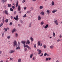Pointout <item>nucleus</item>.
Returning <instances> with one entry per match:
<instances>
[{
  "label": "nucleus",
  "instance_id": "nucleus-21",
  "mask_svg": "<svg viewBox=\"0 0 62 62\" xmlns=\"http://www.w3.org/2000/svg\"><path fill=\"white\" fill-rule=\"evenodd\" d=\"M16 50H18V49H20V47L18 46L16 48Z\"/></svg>",
  "mask_w": 62,
  "mask_h": 62
},
{
  "label": "nucleus",
  "instance_id": "nucleus-3",
  "mask_svg": "<svg viewBox=\"0 0 62 62\" xmlns=\"http://www.w3.org/2000/svg\"><path fill=\"white\" fill-rule=\"evenodd\" d=\"M54 23L55 24H56V25H58V21L57 20L55 21H54Z\"/></svg>",
  "mask_w": 62,
  "mask_h": 62
},
{
  "label": "nucleus",
  "instance_id": "nucleus-16",
  "mask_svg": "<svg viewBox=\"0 0 62 62\" xmlns=\"http://www.w3.org/2000/svg\"><path fill=\"white\" fill-rule=\"evenodd\" d=\"M27 44H30V41H29V39H27Z\"/></svg>",
  "mask_w": 62,
  "mask_h": 62
},
{
  "label": "nucleus",
  "instance_id": "nucleus-11",
  "mask_svg": "<svg viewBox=\"0 0 62 62\" xmlns=\"http://www.w3.org/2000/svg\"><path fill=\"white\" fill-rule=\"evenodd\" d=\"M56 11H57V10L54 9L53 10L52 12V13H55V12H56Z\"/></svg>",
  "mask_w": 62,
  "mask_h": 62
},
{
  "label": "nucleus",
  "instance_id": "nucleus-15",
  "mask_svg": "<svg viewBox=\"0 0 62 62\" xmlns=\"http://www.w3.org/2000/svg\"><path fill=\"white\" fill-rule=\"evenodd\" d=\"M5 13L6 14H7V15H8V11H7L6 10H5Z\"/></svg>",
  "mask_w": 62,
  "mask_h": 62
},
{
  "label": "nucleus",
  "instance_id": "nucleus-44",
  "mask_svg": "<svg viewBox=\"0 0 62 62\" xmlns=\"http://www.w3.org/2000/svg\"><path fill=\"white\" fill-rule=\"evenodd\" d=\"M24 48H25V47H26V46L25 45V44H24Z\"/></svg>",
  "mask_w": 62,
  "mask_h": 62
},
{
  "label": "nucleus",
  "instance_id": "nucleus-61",
  "mask_svg": "<svg viewBox=\"0 0 62 62\" xmlns=\"http://www.w3.org/2000/svg\"><path fill=\"white\" fill-rule=\"evenodd\" d=\"M18 45H19V44H20V42H18Z\"/></svg>",
  "mask_w": 62,
  "mask_h": 62
},
{
  "label": "nucleus",
  "instance_id": "nucleus-18",
  "mask_svg": "<svg viewBox=\"0 0 62 62\" xmlns=\"http://www.w3.org/2000/svg\"><path fill=\"white\" fill-rule=\"evenodd\" d=\"M33 54L32 53L30 55V58H32L33 57Z\"/></svg>",
  "mask_w": 62,
  "mask_h": 62
},
{
  "label": "nucleus",
  "instance_id": "nucleus-54",
  "mask_svg": "<svg viewBox=\"0 0 62 62\" xmlns=\"http://www.w3.org/2000/svg\"><path fill=\"white\" fill-rule=\"evenodd\" d=\"M10 60H13V58H10Z\"/></svg>",
  "mask_w": 62,
  "mask_h": 62
},
{
  "label": "nucleus",
  "instance_id": "nucleus-7",
  "mask_svg": "<svg viewBox=\"0 0 62 62\" xmlns=\"http://www.w3.org/2000/svg\"><path fill=\"white\" fill-rule=\"evenodd\" d=\"M14 53V51L11 50L10 51L9 53L10 54H12V53Z\"/></svg>",
  "mask_w": 62,
  "mask_h": 62
},
{
  "label": "nucleus",
  "instance_id": "nucleus-36",
  "mask_svg": "<svg viewBox=\"0 0 62 62\" xmlns=\"http://www.w3.org/2000/svg\"><path fill=\"white\" fill-rule=\"evenodd\" d=\"M10 38V37L9 36H8L7 37V38L8 39H9Z\"/></svg>",
  "mask_w": 62,
  "mask_h": 62
},
{
  "label": "nucleus",
  "instance_id": "nucleus-49",
  "mask_svg": "<svg viewBox=\"0 0 62 62\" xmlns=\"http://www.w3.org/2000/svg\"><path fill=\"white\" fill-rule=\"evenodd\" d=\"M24 50L25 51H26L27 50V49L26 48H25L24 49Z\"/></svg>",
  "mask_w": 62,
  "mask_h": 62
},
{
  "label": "nucleus",
  "instance_id": "nucleus-48",
  "mask_svg": "<svg viewBox=\"0 0 62 62\" xmlns=\"http://www.w3.org/2000/svg\"><path fill=\"white\" fill-rule=\"evenodd\" d=\"M15 35L16 37H17V36H18V34H17V33H16Z\"/></svg>",
  "mask_w": 62,
  "mask_h": 62
},
{
  "label": "nucleus",
  "instance_id": "nucleus-50",
  "mask_svg": "<svg viewBox=\"0 0 62 62\" xmlns=\"http://www.w3.org/2000/svg\"><path fill=\"white\" fill-rule=\"evenodd\" d=\"M30 11H28L27 12V13H30Z\"/></svg>",
  "mask_w": 62,
  "mask_h": 62
},
{
  "label": "nucleus",
  "instance_id": "nucleus-62",
  "mask_svg": "<svg viewBox=\"0 0 62 62\" xmlns=\"http://www.w3.org/2000/svg\"><path fill=\"white\" fill-rule=\"evenodd\" d=\"M48 59H49V60H51V58H48Z\"/></svg>",
  "mask_w": 62,
  "mask_h": 62
},
{
  "label": "nucleus",
  "instance_id": "nucleus-12",
  "mask_svg": "<svg viewBox=\"0 0 62 62\" xmlns=\"http://www.w3.org/2000/svg\"><path fill=\"white\" fill-rule=\"evenodd\" d=\"M46 13L48 15L50 14V10H47L46 11Z\"/></svg>",
  "mask_w": 62,
  "mask_h": 62
},
{
  "label": "nucleus",
  "instance_id": "nucleus-52",
  "mask_svg": "<svg viewBox=\"0 0 62 62\" xmlns=\"http://www.w3.org/2000/svg\"><path fill=\"white\" fill-rule=\"evenodd\" d=\"M4 7L5 8H6V5H4Z\"/></svg>",
  "mask_w": 62,
  "mask_h": 62
},
{
  "label": "nucleus",
  "instance_id": "nucleus-9",
  "mask_svg": "<svg viewBox=\"0 0 62 62\" xmlns=\"http://www.w3.org/2000/svg\"><path fill=\"white\" fill-rule=\"evenodd\" d=\"M40 14L43 15V16H44V12L43 11H42L40 13Z\"/></svg>",
  "mask_w": 62,
  "mask_h": 62
},
{
  "label": "nucleus",
  "instance_id": "nucleus-8",
  "mask_svg": "<svg viewBox=\"0 0 62 62\" xmlns=\"http://www.w3.org/2000/svg\"><path fill=\"white\" fill-rule=\"evenodd\" d=\"M15 31H16V29L15 28L13 29L12 31V33H13Z\"/></svg>",
  "mask_w": 62,
  "mask_h": 62
},
{
  "label": "nucleus",
  "instance_id": "nucleus-26",
  "mask_svg": "<svg viewBox=\"0 0 62 62\" xmlns=\"http://www.w3.org/2000/svg\"><path fill=\"white\" fill-rule=\"evenodd\" d=\"M41 25H43L44 24V22L43 21H42L41 23Z\"/></svg>",
  "mask_w": 62,
  "mask_h": 62
},
{
  "label": "nucleus",
  "instance_id": "nucleus-20",
  "mask_svg": "<svg viewBox=\"0 0 62 62\" xmlns=\"http://www.w3.org/2000/svg\"><path fill=\"white\" fill-rule=\"evenodd\" d=\"M39 8L41 9H42L43 8V6H40L39 7Z\"/></svg>",
  "mask_w": 62,
  "mask_h": 62
},
{
  "label": "nucleus",
  "instance_id": "nucleus-59",
  "mask_svg": "<svg viewBox=\"0 0 62 62\" xmlns=\"http://www.w3.org/2000/svg\"><path fill=\"white\" fill-rule=\"evenodd\" d=\"M11 18L12 19L13 18V17H12V16H11Z\"/></svg>",
  "mask_w": 62,
  "mask_h": 62
},
{
  "label": "nucleus",
  "instance_id": "nucleus-53",
  "mask_svg": "<svg viewBox=\"0 0 62 62\" xmlns=\"http://www.w3.org/2000/svg\"><path fill=\"white\" fill-rule=\"evenodd\" d=\"M26 8V7H25L24 8V10H25Z\"/></svg>",
  "mask_w": 62,
  "mask_h": 62
},
{
  "label": "nucleus",
  "instance_id": "nucleus-13",
  "mask_svg": "<svg viewBox=\"0 0 62 62\" xmlns=\"http://www.w3.org/2000/svg\"><path fill=\"white\" fill-rule=\"evenodd\" d=\"M50 47L51 49H53L54 48V46H51Z\"/></svg>",
  "mask_w": 62,
  "mask_h": 62
},
{
  "label": "nucleus",
  "instance_id": "nucleus-32",
  "mask_svg": "<svg viewBox=\"0 0 62 62\" xmlns=\"http://www.w3.org/2000/svg\"><path fill=\"white\" fill-rule=\"evenodd\" d=\"M53 36L54 37L55 36V33H54V32H53Z\"/></svg>",
  "mask_w": 62,
  "mask_h": 62
},
{
  "label": "nucleus",
  "instance_id": "nucleus-25",
  "mask_svg": "<svg viewBox=\"0 0 62 62\" xmlns=\"http://www.w3.org/2000/svg\"><path fill=\"white\" fill-rule=\"evenodd\" d=\"M51 4H52V6H54V1H52V2Z\"/></svg>",
  "mask_w": 62,
  "mask_h": 62
},
{
  "label": "nucleus",
  "instance_id": "nucleus-64",
  "mask_svg": "<svg viewBox=\"0 0 62 62\" xmlns=\"http://www.w3.org/2000/svg\"><path fill=\"white\" fill-rule=\"evenodd\" d=\"M56 62H59V61L57 60Z\"/></svg>",
  "mask_w": 62,
  "mask_h": 62
},
{
  "label": "nucleus",
  "instance_id": "nucleus-30",
  "mask_svg": "<svg viewBox=\"0 0 62 62\" xmlns=\"http://www.w3.org/2000/svg\"><path fill=\"white\" fill-rule=\"evenodd\" d=\"M23 18H25V17H26V15L25 14L23 16Z\"/></svg>",
  "mask_w": 62,
  "mask_h": 62
},
{
  "label": "nucleus",
  "instance_id": "nucleus-42",
  "mask_svg": "<svg viewBox=\"0 0 62 62\" xmlns=\"http://www.w3.org/2000/svg\"><path fill=\"white\" fill-rule=\"evenodd\" d=\"M46 61H48L49 60V59H48V58H47L46 59Z\"/></svg>",
  "mask_w": 62,
  "mask_h": 62
},
{
  "label": "nucleus",
  "instance_id": "nucleus-29",
  "mask_svg": "<svg viewBox=\"0 0 62 62\" xmlns=\"http://www.w3.org/2000/svg\"><path fill=\"white\" fill-rule=\"evenodd\" d=\"M2 1H3V3H5V2H6V0H2Z\"/></svg>",
  "mask_w": 62,
  "mask_h": 62
},
{
  "label": "nucleus",
  "instance_id": "nucleus-17",
  "mask_svg": "<svg viewBox=\"0 0 62 62\" xmlns=\"http://www.w3.org/2000/svg\"><path fill=\"white\" fill-rule=\"evenodd\" d=\"M25 42H26V41H22L21 42L23 44H25Z\"/></svg>",
  "mask_w": 62,
  "mask_h": 62
},
{
  "label": "nucleus",
  "instance_id": "nucleus-45",
  "mask_svg": "<svg viewBox=\"0 0 62 62\" xmlns=\"http://www.w3.org/2000/svg\"><path fill=\"white\" fill-rule=\"evenodd\" d=\"M25 2V0H23L22 1L23 3H24Z\"/></svg>",
  "mask_w": 62,
  "mask_h": 62
},
{
  "label": "nucleus",
  "instance_id": "nucleus-37",
  "mask_svg": "<svg viewBox=\"0 0 62 62\" xmlns=\"http://www.w3.org/2000/svg\"><path fill=\"white\" fill-rule=\"evenodd\" d=\"M43 46L44 48L45 49L46 48V46L45 45H44Z\"/></svg>",
  "mask_w": 62,
  "mask_h": 62
},
{
  "label": "nucleus",
  "instance_id": "nucleus-2",
  "mask_svg": "<svg viewBox=\"0 0 62 62\" xmlns=\"http://www.w3.org/2000/svg\"><path fill=\"white\" fill-rule=\"evenodd\" d=\"M37 51L39 52L38 53L39 54H41V50H39V49H38Z\"/></svg>",
  "mask_w": 62,
  "mask_h": 62
},
{
  "label": "nucleus",
  "instance_id": "nucleus-34",
  "mask_svg": "<svg viewBox=\"0 0 62 62\" xmlns=\"http://www.w3.org/2000/svg\"><path fill=\"white\" fill-rule=\"evenodd\" d=\"M47 53H45L44 54V56H46V55H47Z\"/></svg>",
  "mask_w": 62,
  "mask_h": 62
},
{
  "label": "nucleus",
  "instance_id": "nucleus-58",
  "mask_svg": "<svg viewBox=\"0 0 62 62\" xmlns=\"http://www.w3.org/2000/svg\"><path fill=\"white\" fill-rule=\"evenodd\" d=\"M7 29H6L5 30V31L6 32H7Z\"/></svg>",
  "mask_w": 62,
  "mask_h": 62
},
{
  "label": "nucleus",
  "instance_id": "nucleus-1",
  "mask_svg": "<svg viewBox=\"0 0 62 62\" xmlns=\"http://www.w3.org/2000/svg\"><path fill=\"white\" fill-rule=\"evenodd\" d=\"M17 42H16V41H14V47H15V46H16L17 47Z\"/></svg>",
  "mask_w": 62,
  "mask_h": 62
},
{
  "label": "nucleus",
  "instance_id": "nucleus-39",
  "mask_svg": "<svg viewBox=\"0 0 62 62\" xmlns=\"http://www.w3.org/2000/svg\"><path fill=\"white\" fill-rule=\"evenodd\" d=\"M34 46V47L35 48H36V44H35Z\"/></svg>",
  "mask_w": 62,
  "mask_h": 62
},
{
  "label": "nucleus",
  "instance_id": "nucleus-23",
  "mask_svg": "<svg viewBox=\"0 0 62 62\" xmlns=\"http://www.w3.org/2000/svg\"><path fill=\"white\" fill-rule=\"evenodd\" d=\"M21 62V59L20 58H19L18 59V62Z\"/></svg>",
  "mask_w": 62,
  "mask_h": 62
},
{
  "label": "nucleus",
  "instance_id": "nucleus-35",
  "mask_svg": "<svg viewBox=\"0 0 62 62\" xmlns=\"http://www.w3.org/2000/svg\"><path fill=\"white\" fill-rule=\"evenodd\" d=\"M35 56H34L32 58V60H35Z\"/></svg>",
  "mask_w": 62,
  "mask_h": 62
},
{
  "label": "nucleus",
  "instance_id": "nucleus-40",
  "mask_svg": "<svg viewBox=\"0 0 62 62\" xmlns=\"http://www.w3.org/2000/svg\"><path fill=\"white\" fill-rule=\"evenodd\" d=\"M57 42H59V41H60V39H58L57 40Z\"/></svg>",
  "mask_w": 62,
  "mask_h": 62
},
{
  "label": "nucleus",
  "instance_id": "nucleus-4",
  "mask_svg": "<svg viewBox=\"0 0 62 62\" xmlns=\"http://www.w3.org/2000/svg\"><path fill=\"white\" fill-rule=\"evenodd\" d=\"M38 20H40L41 19V17H40V16L39 15L38 16Z\"/></svg>",
  "mask_w": 62,
  "mask_h": 62
},
{
  "label": "nucleus",
  "instance_id": "nucleus-24",
  "mask_svg": "<svg viewBox=\"0 0 62 62\" xmlns=\"http://www.w3.org/2000/svg\"><path fill=\"white\" fill-rule=\"evenodd\" d=\"M48 27V25L47 24L46 25V26L45 27V28L46 29L47 28V27Z\"/></svg>",
  "mask_w": 62,
  "mask_h": 62
},
{
  "label": "nucleus",
  "instance_id": "nucleus-10",
  "mask_svg": "<svg viewBox=\"0 0 62 62\" xmlns=\"http://www.w3.org/2000/svg\"><path fill=\"white\" fill-rule=\"evenodd\" d=\"M26 47L27 48H28V49H29V50H31V47H30L29 46H28V45H26Z\"/></svg>",
  "mask_w": 62,
  "mask_h": 62
},
{
  "label": "nucleus",
  "instance_id": "nucleus-60",
  "mask_svg": "<svg viewBox=\"0 0 62 62\" xmlns=\"http://www.w3.org/2000/svg\"><path fill=\"white\" fill-rule=\"evenodd\" d=\"M42 44L41 43V44H40V46H42Z\"/></svg>",
  "mask_w": 62,
  "mask_h": 62
},
{
  "label": "nucleus",
  "instance_id": "nucleus-22",
  "mask_svg": "<svg viewBox=\"0 0 62 62\" xmlns=\"http://www.w3.org/2000/svg\"><path fill=\"white\" fill-rule=\"evenodd\" d=\"M19 3L18 2V1H17L16 2V7H17L18 6V4Z\"/></svg>",
  "mask_w": 62,
  "mask_h": 62
},
{
  "label": "nucleus",
  "instance_id": "nucleus-27",
  "mask_svg": "<svg viewBox=\"0 0 62 62\" xmlns=\"http://www.w3.org/2000/svg\"><path fill=\"white\" fill-rule=\"evenodd\" d=\"M8 7H10L11 6V4H9L8 5Z\"/></svg>",
  "mask_w": 62,
  "mask_h": 62
},
{
  "label": "nucleus",
  "instance_id": "nucleus-57",
  "mask_svg": "<svg viewBox=\"0 0 62 62\" xmlns=\"http://www.w3.org/2000/svg\"><path fill=\"white\" fill-rule=\"evenodd\" d=\"M2 51H0V54H1V53H2Z\"/></svg>",
  "mask_w": 62,
  "mask_h": 62
},
{
  "label": "nucleus",
  "instance_id": "nucleus-6",
  "mask_svg": "<svg viewBox=\"0 0 62 62\" xmlns=\"http://www.w3.org/2000/svg\"><path fill=\"white\" fill-rule=\"evenodd\" d=\"M18 11H20V10H21V7L20 5H19L18 6Z\"/></svg>",
  "mask_w": 62,
  "mask_h": 62
},
{
  "label": "nucleus",
  "instance_id": "nucleus-56",
  "mask_svg": "<svg viewBox=\"0 0 62 62\" xmlns=\"http://www.w3.org/2000/svg\"><path fill=\"white\" fill-rule=\"evenodd\" d=\"M60 38H62V36H61V35H60Z\"/></svg>",
  "mask_w": 62,
  "mask_h": 62
},
{
  "label": "nucleus",
  "instance_id": "nucleus-5",
  "mask_svg": "<svg viewBox=\"0 0 62 62\" xmlns=\"http://www.w3.org/2000/svg\"><path fill=\"white\" fill-rule=\"evenodd\" d=\"M14 20H17V19H18V15H17L16 16V17H14Z\"/></svg>",
  "mask_w": 62,
  "mask_h": 62
},
{
  "label": "nucleus",
  "instance_id": "nucleus-55",
  "mask_svg": "<svg viewBox=\"0 0 62 62\" xmlns=\"http://www.w3.org/2000/svg\"><path fill=\"white\" fill-rule=\"evenodd\" d=\"M4 33H2V37H3V36H4Z\"/></svg>",
  "mask_w": 62,
  "mask_h": 62
},
{
  "label": "nucleus",
  "instance_id": "nucleus-31",
  "mask_svg": "<svg viewBox=\"0 0 62 62\" xmlns=\"http://www.w3.org/2000/svg\"><path fill=\"white\" fill-rule=\"evenodd\" d=\"M10 10L11 11H13V9L12 8H11L10 9Z\"/></svg>",
  "mask_w": 62,
  "mask_h": 62
},
{
  "label": "nucleus",
  "instance_id": "nucleus-19",
  "mask_svg": "<svg viewBox=\"0 0 62 62\" xmlns=\"http://www.w3.org/2000/svg\"><path fill=\"white\" fill-rule=\"evenodd\" d=\"M30 39L31 40V42H33V38H32V37H31Z\"/></svg>",
  "mask_w": 62,
  "mask_h": 62
},
{
  "label": "nucleus",
  "instance_id": "nucleus-51",
  "mask_svg": "<svg viewBox=\"0 0 62 62\" xmlns=\"http://www.w3.org/2000/svg\"><path fill=\"white\" fill-rule=\"evenodd\" d=\"M31 23H30V25L29 26V27H31Z\"/></svg>",
  "mask_w": 62,
  "mask_h": 62
},
{
  "label": "nucleus",
  "instance_id": "nucleus-46",
  "mask_svg": "<svg viewBox=\"0 0 62 62\" xmlns=\"http://www.w3.org/2000/svg\"><path fill=\"white\" fill-rule=\"evenodd\" d=\"M43 55V54L42 53H41V54L40 55V56H41Z\"/></svg>",
  "mask_w": 62,
  "mask_h": 62
},
{
  "label": "nucleus",
  "instance_id": "nucleus-14",
  "mask_svg": "<svg viewBox=\"0 0 62 62\" xmlns=\"http://www.w3.org/2000/svg\"><path fill=\"white\" fill-rule=\"evenodd\" d=\"M40 44V41H39L38 42V45L39 46Z\"/></svg>",
  "mask_w": 62,
  "mask_h": 62
},
{
  "label": "nucleus",
  "instance_id": "nucleus-63",
  "mask_svg": "<svg viewBox=\"0 0 62 62\" xmlns=\"http://www.w3.org/2000/svg\"><path fill=\"white\" fill-rule=\"evenodd\" d=\"M13 5L14 6H15V3H13Z\"/></svg>",
  "mask_w": 62,
  "mask_h": 62
},
{
  "label": "nucleus",
  "instance_id": "nucleus-38",
  "mask_svg": "<svg viewBox=\"0 0 62 62\" xmlns=\"http://www.w3.org/2000/svg\"><path fill=\"white\" fill-rule=\"evenodd\" d=\"M3 23H1L0 24V27H1V26H2L3 25Z\"/></svg>",
  "mask_w": 62,
  "mask_h": 62
},
{
  "label": "nucleus",
  "instance_id": "nucleus-43",
  "mask_svg": "<svg viewBox=\"0 0 62 62\" xmlns=\"http://www.w3.org/2000/svg\"><path fill=\"white\" fill-rule=\"evenodd\" d=\"M2 20H3L2 21H3V23H4V22H5V21L4 20V18H3Z\"/></svg>",
  "mask_w": 62,
  "mask_h": 62
},
{
  "label": "nucleus",
  "instance_id": "nucleus-28",
  "mask_svg": "<svg viewBox=\"0 0 62 62\" xmlns=\"http://www.w3.org/2000/svg\"><path fill=\"white\" fill-rule=\"evenodd\" d=\"M8 19H7L5 20V22L6 23H8Z\"/></svg>",
  "mask_w": 62,
  "mask_h": 62
},
{
  "label": "nucleus",
  "instance_id": "nucleus-41",
  "mask_svg": "<svg viewBox=\"0 0 62 62\" xmlns=\"http://www.w3.org/2000/svg\"><path fill=\"white\" fill-rule=\"evenodd\" d=\"M12 8H13V9H14V8H15V7L13 6H12Z\"/></svg>",
  "mask_w": 62,
  "mask_h": 62
},
{
  "label": "nucleus",
  "instance_id": "nucleus-33",
  "mask_svg": "<svg viewBox=\"0 0 62 62\" xmlns=\"http://www.w3.org/2000/svg\"><path fill=\"white\" fill-rule=\"evenodd\" d=\"M30 8L31 10H33V9H34V8L32 7H31Z\"/></svg>",
  "mask_w": 62,
  "mask_h": 62
},
{
  "label": "nucleus",
  "instance_id": "nucleus-47",
  "mask_svg": "<svg viewBox=\"0 0 62 62\" xmlns=\"http://www.w3.org/2000/svg\"><path fill=\"white\" fill-rule=\"evenodd\" d=\"M10 25H12V22H10L9 24Z\"/></svg>",
  "mask_w": 62,
  "mask_h": 62
}]
</instances>
